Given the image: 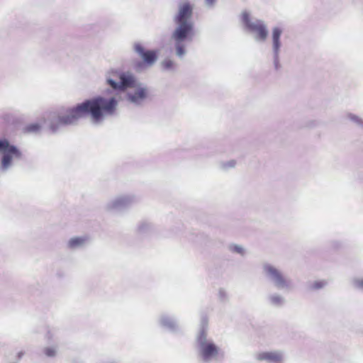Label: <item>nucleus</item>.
I'll list each match as a JSON object with an SVG mask.
<instances>
[{
  "mask_svg": "<svg viewBox=\"0 0 363 363\" xmlns=\"http://www.w3.org/2000/svg\"><path fill=\"white\" fill-rule=\"evenodd\" d=\"M117 106L118 101L115 97H94L74 107L51 113L48 119L49 128L55 133L65 126L76 125L79 119L87 114L91 116L94 123H99L105 115H113Z\"/></svg>",
  "mask_w": 363,
  "mask_h": 363,
  "instance_id": "obj_1",
  "label": "nucleus"
},
{
  "mask_svg": "<svg viewBox=\"0 0 363 363\" xmlns=\"http://www.w3.org/2000/svg\"><path fill=\"white\" fill-rule=\"evenodd\" d=\"M193 7L189 2L179 5L177 14L174 17L177 27L172 33L175 41L176 54L182 57L185 54V47L183 41L192 39L194 35V23L191 21Z\"/></svg>",
  "mask_w": 363,
  "mask_h": 363,
  "instance_id": "obj_2",
  "label": "nucleus"
},
{
  "mask_svg": "<svg viewBox=\"0 0 363 363\" xmlns=\"http://www.w3.org/2000/svg\"><path fill=\"white\" fill-rule=\"evenodd\" d=\"M133 50L143 60H136L132 62L133 68L137 72H143L147 67L152 66L157 60V55L155 50H145L139 42H135L133 45Z\"/></svg>",
  "mask_w": 363,
  "mask_h": 363,
  "instance_id": "obj_3",
  "label": "nucleus"
},
{
  "mask_svg": "<svg viewBox=\"0 0 363 363\" xmlns=\"http://www.w3.org/2000/svg\"><path fill=\"white\" fill-rule=\"evenodd\" d=\"M0 153L1 154V169L8 171L12 167L13 160H21L23 155L15 145L10 144L7 139L0 138Z\"/></svg>",
  "mask_w": 363,
  "mask_h": 363,
  "instance_id": "obj_4",
  "label": "nucleus"
},
{
  "mask_svg": "<svg viewBox=\"0 0 363 363\" xmlns=\"http://www.w3.org/2000/svg\"><path fill=\"white\" fill-rule=\"evenodd\" d=\"M138 201L139 198L134 194H123L108 201L106 205V208L108 211H121Z\"/></svg>",
  "mask_w": 363,
  "mask_h": 363,
  "instance_id": "obj_5",
  "label": "nucleus"
},
{
  "mask_svg": "<svg viewBox=\"0 0 363 363\" xmlns=\"http://www.w3.org/2000/svg\"><path fill=\"white\" fill-rule=\"evenodd\" d=\"M241 18L245 28L248 30L255 33L257 40H264L267 38L268 32L262 21H256L251 22L250 15L247 12H243Z\"/></svg>",
  "mask_w": 363,
  "mask_h": 363,
  "instance_id": "obj_6",
  "label": "nucleus"
},
{
  "mask_svg": "<svg viewBox=\"0 0 363 363\" xmlns=\"http://www.w3.org/2000/svg\"><path fill=\"white\" fill-rule=\"evenodd\" d=\"M149 89L143 84H139L133 91H128L125 94V100L134 106H140L149 96Z\"/></svg>",
  "mask_w": 363,
  "mask_h": 363,
  "instance_id": "obj_7",
  "label": "nucleus"
},
{
  "mask_svg": "<svg viewBox=\"0 0 363 363\" xmlns=\"http://www.w3.org/2000/svg\"><path fill=\"white\" fill-rule=\"evenodd\" d=\"M121 91H125L130 88H135L140 83L135 76L129 72H123L119 73Z\"/></svg>",
  "mask_w": 363,
  "mask_h": 363,
  "instance_id": "obj_8",
  "label": "nucleus"
},
{
  "mask_svg": "<svg viewBox=\"0 0 363 363\" xmlns=\"http://www.w3.org/2000/svg\"><path fill=\"white\" fill-rule=\"evenodd\" d=\"M218 352V348L213 343L202 342L201 344V354L203 359L208 360L217 355Z\"/></svg>",
  "mask_w": 363,
  "mask_h": 363,
  "instance_id": "obj_9",
  "label": "nucleus"
},
{
  "mask_svg": "<svg viewBox=\"0 0 363 363\" xmlns=\"http://www.w3.org/2000/svg\"><path fill=\"white\" fill-rule=\"evenodd\" d=\"M265 270L269 274L272 276L279 286L283 287L286 285V281L284 277L277 269L272 266H267L265 267Z\"/></svg>",
  "mask_w": 363,
  "mask_h": 363,
  "instance_id": "obj_10",
  "label": "nucleus"
},
{
  "mask_svg": "<svg viewBox=\"0 0 363 363\" xmlns=\"http://www.w3.org/2000/svg\"><path fill=\"white\" fill-rule=\"evenodd\" d=\"M258 360H267L274 363H279L281 357L279 353L277 352H261L257 354Z\"/></svg>",
  "mask_w": 363,
  "mask_h": 363,
  "instance_id": "obj_11",
  "label": "nucleus"
},
{
  "mask_svg": "<svg viewBox=\"0 0 363 363\" xmlns=\"http://www.w3.org/2000/svg\"><path fill=\"white\" fill-rule=\"evenodd\" d=\"M86 237H75L69 239L67 242V246L69 248L75 250L79 247H82L84 245L86 242Z\"/></svg>",
  "mask_w": 363,
  "mask_h": 363,
  "instance_id": "obj_12",
  "label": "nucleus"
},
{
  "mask_svg": "<svg viewBox=\"0 0 363 363\" xmlns=\"http://www.w3.org/2000/svg\"><path fill=\"white\" fill-rule=\"evenodd\" d=\"M153 229V225L147 220H143L140 222L137 226V232L140 234L149 233Z\"/></svg>",
  "mask_w": 363,
  "mask_h": 363,
  "instance_id": "obj_13",
  "label": "nucleus"
},
{
  "mask_svg": "<svg viewBox=\"0 0 363 363\" xmlns=\"http://www.w3.org/2000/svg\"><path fill=\"white\" fill-rule=\"evenodd\" d=\"M281 34V30L279 28H275L273 29L272 32V39H273V44H274V48L276 52L278 51L280 43H279V38Z\"/></svg>",
  "mask_w": 363,
  "mask_h": 363,
  "instance_id": "obj_14",
  "label": "nucleus"
},
{
  "mask_svg": "<svg viewBox=\"0 0 363 363\" xmlns=\"http://www.w3.org/2000/svg\"><path fill=\"white\" fill-rule=\"evenodd\" d=\"M162 67L163 70L172 71L175 67V63L171 58H165L162 62Z\"/></svg>",
  "mask_w": 363,
  "mask_h": 363,
  "instance_id": "obj_15",
  "label": "nucleus"
},
{
  "mask_svg": "<svg viewBox=\"0 0 363 363\" xmlns=\"http://www.w3.org/2000/svg\"><path fill=\"white\" fill-rule=\"evenodd\" d=\"M41 130V125L38 123H31L26 126L25 131L27 133H37Z\"/></svg>",
  "mask_w": 363,
  "mask_h": 363,
  "instance_id": "obj_16",
  "label": "nucleus"
},
{
  "mask_svg": "<svg viewBox=\"0 0 363 363\" xmlns=\"http://www.w3.org/2000/svg\"><path fill=\"white\" fill-rule=\"evenodd\" d=\"M106 83L107 84L111 87L114 90L121 91V85H120V81L118 82L113 79L106 77Z\"/></svg>",
  "mask_w": 363,
  "mask_h": 363,
  "instance_id": "obj_17",
  "label": "nucleus"
},
{
  "mask_svg": "<svg viewBox=\"0 0 363 363\" xmlns=\"http://www.w3.org/2000/svg\"><path fill=\"white\" fill-rule=\"evenodd\" d=\"M43 351L44 354L48 357H53L56 354V349L52 347H45Z\"/></svg>",
  "mask_w": 363,
  "mask_h": 363,
  "instance_id": "obj_18",
  "label": "nucleus"
},
{
  "mask_svg": "<svg viewBox=\"0 0 363 363\" xmlns=\"http://www.w3.org/2000/svg\"><path fill=\"white\" fill-rule=\"evenodd\" d=\"M24 355V352L23 351H20L17 353V358L18 359H21L23 357V356Z\"/></svg>",
  "mask_w": 363,
  "mask_h": 363,
  "instance_id": "obj_19",
  "label": "nucleus"
},
{
  "mask_svg": "<svg viewBox=\"0 0 363 363\" xmlns=\"http://www.w3.org/2000/svg\"><path fill=\"white\" fill-rule=\"evenodd\" d=\"M357 285L358 287L363 289V280L358 281Z\"/></svg>",
  "mask_w": 363,
  "mask_h": 363,
  "instance_id": "obj_20",
  "label": "nucleus"
},
{
  "mask_svg": "<svg viewBox=\"0 0 363 363\" xmlns=\"http://www.w3.org/2000/svg\"><path fill=\"white\" fill-rule=\"evenodd\" d=\"M315 285L316 288H320L323 284H322V282H316Z\"/></svg>",
  "mask_w": 363,
  "mask_h": 363,
  "instance_id": "obj_21",
  "label": "nucleus"
},
{
  "mask_svg": "<svg viewBox=\"0 0 363 363\" xmlns=\"http://www.w3.org/2000/svg\"><path fill=\"white\" fill-rule=\"evenodd\" d=\"M216 0H206V3L209 5H212Z\"/></svg>",
  "mask_w": 363,
  "mask_h": 363,
  "instance_id": "obj_22",
  "label": "nucleus"
}]
</instances>
